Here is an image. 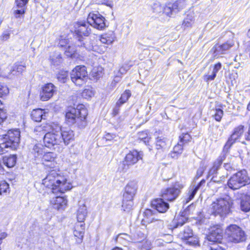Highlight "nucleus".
Wrapping results in <instances>:
<instances>
[{
    "mask_svg": "<svg viewBox=\"0 0 250 250\" xmlns=\"http://www.w3.org/2000/svg\"><path fill=\"white\" fill-rule=\"evenodd\" d=\"M82 96L85 99H89L94 95L92 87L88 86L84 88L81 93Z\"/></svg>",
    "mask_w": 250,
    "mask_h": 250,
    "instance_id": "obj_47",
    "label": "nucleus"
},
{
    "mask_svg": "<svg viewBox=\"0 0 250 250\" xmlns=\"http://www.w3.org/2000/svg\"><path fill=\"white\" fill-rule=\"evenodd\" d=\"M194 23L192 16L188 15L183 20L182 25L184 28L191 27Z\"/></svg>",
    "mask_w": 250,
    "mask_h": 250,
    "instance_id": "obj_44",
    "label": "nucleus"
},
{
    "mask_svg": "<svg viewBox=\"0 0 250 250\" xmlns=\"http://www.w3.org/2000/svg\"><path fill=\"white\" fill-rule=\"evenodd\" d=\"M43 149L41 147V145L39 144L35 145L33 146L31 151V153L33 154V155L35 158H37L40 157H41L43 155Z\"/></svg>",
    "mask_w": 250,
    "mask_h": 250,
    "instance_id": "obj_42",
    "label": "nucleus"
},
{
    "mask_svg": "<svg viewBox=\"0 0 250 250\" xmlns=\"http://www.w3.org/2000/svg\"><path fill=\"white\" fill-rule=\"evenodd\" d=\"M243 136L245 141H242L241 143L246 145V141L250 142V123L248 129L245 125L241 124L238 125L233 128L223 146V151L229 152L233 145L239 141Z\"/></svg>",
    "mask_w": 250,
    "mask_h": 250,
    "instance_id": "obj_4",
    "label": "nucleus"
},
{
    "mask_svg": "<svg viewBox=\"0 0 250 250\" xmlns=\"http://www.w3.org/2000/svg\"><path fill=\"white\" fill-rule=\"evenodd\" d=\"M183 149L184 146L178 142L174 146L169 155L172 158L177 159L183 153Z\"/></svg>",
    "mask_w": 250,
    "mask_h": 250,
    "instance_id": "obj_36",
    "label": "nucleus"
},
{
    "mask_svg": "<svg viewBox=\"0 0 250 250\" xmlns=\"http://www.w3.org/2000/svg\"><path fill=\"white\" fill-rule=\"evenodd\" d=\"M44 114L45 112L43 109L37 108L32 111L30 116L32 120L34 122H40L42 121Z\"/></svg>",
    "mask_w": 250,
    "mask_h": 250,
    "instance_id": "obj_33",
    "label": "nucleus"
},
{
    "mask_svg": "<svg viewBox=\"0 0 250 250\" xmlns=\"http://www.w3.org/2000/svg\"><path fill=\"white\" fill-rule=\"evenodd\" d=\"M88 111L83 104L67 106L64 112L65 123L79 129H83L88 123Z\"/></svg>",
    "mask_w": 250,
    "mask_h": 250,
    "instance_id": "obj_2",
    "label": "nucleus"
},
{
    "mask_svg": "<svg viewBox=\"0 0 250 250\" xmlns=\"http://www.w3.org/2000/svg\"><path fill=\"white\" fill-rule=\"evenodd\" d=\"M25 65L21 64L20 62H16L11 70V73L15 76L21 75L25 70Z\"/></svg>",
    "mask_w": 250,
    "mask_h": 250,
    "instance_id": "obj_38",
    "label": "nucleus"
},
{
    "mask_svg": "<svg viewBox=\"0 0 250 250\" xmlns=\"http://www.w3.org/2000/svg\"><path fill=\"white\" fill-rule=\"evenodd\" d=\"M163 198H156L151 201L152 207L160 213L166 212L169 208V204Z\"/></svg>",
    "mask_w": 250,
    "mask_h": 250,
    "instance_id": "obj_27",
    "label": "nucleus"
},
{
    "mask_svg": "<svg viewBox=\"0 0 250 250\" xmlns=\"http://www.w3.org/2000/svg\"><path fill=\"white\" fill-rule=\"evenodd\" d=\"M155 135V146L157 150L164 151L169 147L168 140L160 131H156Z\"/></svg>",
    "mask_w": 250,
    "mask_h": 250,
    "instance_id": "obj_21",
    "label": "nucleus"
},
{
    "mask_svg": "<svg viewBox=\"0 0 250 250\" xmlns=\"http://www.w3.org/2000/svg\"><path fill=\"white\" fill-rule=\"evenodd\" d=\"M6 120V118L0 116V125L3 123Z\"/></svg>",
    "mask_w": 250,
    "mask_h": 250,
    "instance_id": "obj_58",
    "label": "nucleus"
},
{
    "mask_svg": "<svg viewBox=\"0 0 250 250\" xmlns=\"http://www.w3.org/2000/svg\"><path fill=\"white\" fill-rule=\"evenodd\" d=\"M229 164L225 163V164H224V167L226 168H227V166H229Z\"/></svg>",
    "mask_w": 250,
    "mask_h": 250,
    "instance_id": "obj_62",
    "label": "nucleus"
},
{
    "mask_svg": "<svg viewBox=\"0 0 250 250\" xmlns=\"http://www.w3.org/2000/svg\"><path fill=\"white\" fill-rule=\"evenodd\" d=\"M222 243H208V250H226L222 245Z\"/></svg>",
    "mask_w": 250,
    "mask_h": 250,
    "instance_id": "obj_46",
    "label": "nucleus"
},
{
    "mask_svg": "<svg viewBox=\"0 0 250 250\" xmlns=\"http://www.w3.org/2000/svg\"><path fill=\"white\" fill-rule=\"evenodd\" d=\"M223 106L222 104H219L217 107L216 106L213 109L214 113L212 114V117L217 122H220L224 116V112L223 110Z\"/></svg>",
    "mask_w": 250,
    "mask_h": 250,
    "instance_id": "obj_32",
    "label": "nucleus"
},
{
    "mask_svg": "<svg viewBox=\"0 0 250 250\" xmlns=\"http://www.w3.org/2000/svg\"><path fill=\"white\" fill-rule=\"evenodd\" d=\"M222 64L220 62H218L213 65V73L217 75L218 71L221 68Z\"/></svg>",
    "mask_w": 250,
    "mask_h": 250,
    "instance_id": "obj_55",
    "label": "nucleus"
},
{
    "mask_svg": "<svg viewBox=\"0 0 250 250\" xmlns=\"http://www.w3.org/2000/svg\"><path fill=\"white\" fill-rule=\"evenodd\" d=\"M131 96V90L129 89H126L122 93L121 96L117 102L123 105L128 101Z\"/></svg>",
    "mask_w": 250,
    "mask_h": 250,
    "instance_id": "obj_40",
    "label": "nucleus"
},
{
    "mask_svg": "<svg viewBox=\"0 0 250 250\" xmlns=\"http://www.w3.org/2000/svg\"><path fill=\"white\" fill-rule=\"evenodd\" d=\"M223 238V229L220 225H215L209 229V232L207 235L208 243H222Z\"/></svg>",
    "mask_w": 250,
    "mask_h": 250,
    "instance_id": "obj_17",
    "label": "nucleus"
},
{
    "mask_svg": "<svg viewBox=\"0 0 250 250\" xmlns=\"http://www.w3.org/2000/svg\"><path fill=\"white\" fill-rule=\"evenodd\" d=\"M7 236V234L6 232H2L0 233V245L1 244L2 240L5 238Z\"/></svg>",
    "mask_w": 250,
    "mask_h": 250,
    "instance_id": "obj_56",
    "label": "nucleus"
},
{
    "mask_svg": "<svg viewBox=\"0 0 250 250\" xmlns=\"http://www.w3.org/2000/svg\"><path fill=\"white\" fill-rule=\"evenodd\" d=\"M137 189V182L134 180L128 182L124 188L122 200V206L124 210L130 209L133 207Z\"/></svg>",
    "mask_w": 250,
    "mask_h": 250,
    "instance_id": "obj_8",
    "label": "nucleus"
},
{
    "mask_svg": "<svg viewBox=\"0 0 250 250\" xmlns=\"http://www.w3.org/2000/svg\"><path fill=\"white\" fill-rule=\"evenodd\" d=\"M68 72L61 70L57 74V79L61 83H65L68 79Z\"/></svg>",
    "mask_w": 250,
    "mask_h": 250,
    "instance_id": "obj_43",
    "label": "nucleus"
},
{
    "mask_svg": "<svg viewBox=\"0 0 250 250\" xmlns=\"http://www.w3.org/2000/svg\"><path fill=\"white\" fill-rule=\"evenodd\" d=\"M156 212L149 208H146L143 212L141 224L146 226L148 224L158 221L156 218Z\"/></svg>",
    "mask_w": 250,
    "mask_h": 250,
    "instance_id": "obj_26",
    "label": "nucleus"
},
{
    "mask_svg": "<svg viewBox=\"0 0 250 250\" xmlns=\"http://www.w3.org/2000/svg\"><path fill=\"white\" fill-rule=\"evenodd\" d=\"M216 76V75H215L214 73L212 72V74L211 75H204L203 76V78L205 82H208L209 81L214 80Z\"/></svg>",
    "mask_w": 250,
    "mask_h": 250,
    "instance_id": "obj_54",
    "label": "nucleus"
},
{
    "mask_svg": "<svg viewBox=\"0 0 250 250\" xmlns=\"http://www.w3.org/2000/svg\"><path fill=\"white\" fill-rule=\"evenodd\" d=\"M58 130L60 131L61 138L65 145H68L74 141L75 135L74 131L70 128L67 127H59Z\"/></svg>",
    "mask_w": 250,
    "mask_h": 250,
    "instance_id": "obj_25",
    "label": "nucleus"
},
{
    "mask_svg": "<svg viewBox=\"0 0 250 250\" xmlns=\"http://www.w3.org/2000/svg\"><path fill=\"white\" fill-rule=\"evenodd\" d=\"M51 207L57 210H64L68 205L67 197L66 195L56 196L49 201Z\"/></svg>",
    "mask_w": 250,
    "mask_h": 250,
    "instance_id": "obj_20",
    "label": "nucleus"
},
{
    "mask_svg": "<svg viewBox=\"0 0 250 250\" xmlns=\"http://www.w3.org/2000/svg\"><path fill=\"white\" fill-rule=\"evenodd\" d=\"M35 131L37 134L42 131L43 133L46 132L44 135L43 142L44 146L48 148L59 145L62 142L59 130L54 128L49 124H42L36 126Z\"/></svg>",
    "mask_w": 250,
    "mask_h": 250,
    "instance_id": "obj_3",
    "label": "nucleus"
},
{
    "mask_svg": "<svg viewBox=\"0 0 250 250\" xmlns=\"http://www.w3.org/2000/svg\"><path fill=\"white\" fill-rule=\"evenodd\" d=\"M226 155L219 156L213 163L212 166L209 169V172L211 174L217 173L218 170L221 167L223 161L226 159Z\"/></svg>",
    "mask_w": 250,
    "mask_h": 250,
    "instance_id": "obj_30",
    "label": "nucleus"
},
{
    "mask_svg": "<svg viewBox=\"0 0 250 250\" xmlns=\"http://www.w3.org/2000/svg\"><path fill=\"white\" fill-rule=\"evenodd\" d=\"M87 20L91 21L90 24L98 30H103L106 26L104 17L99 13L90 12L88 14Z\"/></svg>",
    "mask_w": 250,
    "mask_h": 250,
    "instance_id": "obj_19",
    "label": "nucleus"
},
{
    "mask_svg": "<svg viewBox=\"0 0 250 250\" xmlns=\"http://www.w3.org/2000/svg\"><path fill=\"white\" fill-rule=\"evenodd\" d=\"M184 243L190 246L194 247L200 246V240L197 235L194 234L191 235L188 240H186Z\"/></svg>",
    "mask_w": 250,
    "mask_h": 250,
    "instance_id": "obj_39",
    "label": "nucleus"
},
{
    "mask_svg": "<svg viewBox=\"0 0 250 250\" xmlns=\"http://www.w3.org/2000/svg\"><path fill=\"white\" fill-rule=\"evenodd\" d=\"M227 233L229 240L231 242L238 243L246 239L245 232L235 224L229 225L227 229Z\"/></svg>",
    "mask_w": 250,
    "mask_h": 250,
    "instance_id": "obj_14",
    "label": "nucleus"
},
{
    "mask_svg": "<svg viewBox=\"0 0 250 250\" xmlns=\"http://www.w3.org/2000/svg\"><path fill=\"white\" fill-rule=\"evenodd\" d=\"M71 32L79 41L82 42L84 39L90 36L91 29L85 21H77L73 23V30Z\"/></svg>",
    "mask_w": 250,
    "mask_h": 250,
    "instance_id": "obj_13",
    "label": "nucleus"
},
{
    "mask_svg": "<svg viewBox=\"0 0 250 250\" xmlns=\"http://www.w3.org/2000/svg\"><path fill=\"white\" fill-rule=\"evenodd\" d=\"M186 6L185 0H176L173 3L169 2L163 7V12L167 16L170 17L173 13H176Z\"/></svg>",
    "mask_w": 250,
    "mask_h": 250,
    "instance_id": "obj_15",
    "label": "nucleus"
},
{
    "mask_svg": "<svg viewBox=\"0 0 250 250\" xmlns=\"http://www.w3.org/2000/svg\"><path fill=\"white\" fill-rule=\"evenodd\" d=\"M185 187L184 183L176 181L170 187L163 189L160 196L167 201L172 202L177 198Z\"/></svg>",
    "mask_w": 250,
    "mask_h": 250,
    "instance_id": "obj_10",
    "label": "nucleus"
},
{
    "mask_svg": "<svg viewBox=\"0 0 250 250\" xmlns=\"http://www.w3.org/2000/svg\"><path fill=\"white\" fill-rule=\"evenodd\" d=\"M64 55L71 59L78 58L80 55L77 49V46L75 45H69L64 51Z\"/></svg>",
    "mask_w": 250,
    "mask_h": 250,
    "instance_id": "obj_29",
    "label": "nucleus"
},
{
    "mask_svg": "<svg viewBox=\"0 0 250 250\" xmlns=\"http://www.w3.org/2000/svg\"><path fill=\"white\" fill-rule=\"evenodd\" d=\"M133 239L135 243L139 244V248L142 250H148L150 247V244L146 238L145 234L141 231L137 232L133 237Z\"/></svg>",
    "mask_w": 250,
    "mask_h": 250,
    "instance_id": "obj_23",
    "label": "nucleus"
},
{
    "mask_svg": "<svg viewBox=\"0 0 250 250\" xmlns=\"http://www.w3.org/2000/svg\"><path fill=\"white\" fill-rule=\"evenodd\" d=\"M122 105V104L118 103L117 102L116 103L115 107L113 108V109L112 110V112L111 113L112 116L115 117L119 114L120 107Z\"/></svg>",
    "mask_w": 250,
    "mask_h": 250,
    "instance_id": "obj_52",
    "label": "nucleus"
},
{
    "mask_svg": "<svg viewBox=\"0 0 250 250\" xmlns=\"http://www.w3.org/2000/svg\"><path fill=\"white\" fill-rule=\"evenodd\" d=\"M87 215L86 207L83 205L79 207L76 212L77 222L73 228V234L78 244L82 242L85 232L84 221Z\"/></svg>",
    "mask_w": 250,
    "mask_h": 250,
    "instance_id": "obj_5",
    "label": "nucleus"
},
{
    "mask_svg": "<svg viewBox=\"0 0 250 250\" xmlns=\"http://www.w3.org/2000/svg\"><path fill=\"white\" fill-rule=\"evenodd\" d=\"M115 39L116 37L115 34L111 31L101 34L100 36V41L103 44H105L106 46L104 45H99L98 46L97 51L101 54L107 51L108 46L111 45L115 41Z\"/></svg>",
    "mask_w": 250,
    "mask_h": 250,
    "instance_id": "obj_16",
    "label": "nucleus"
},
{
    "mask_svg": "<svg viewBox=\"0 0 250 250\" xmlns=\"http://www.w3.org/2000/svg\"><path fill=\"white\" fill-rule=\"evenodd\" d=\"M206 182V180L205 179H202V180H201V181L195 187V188H197L198 190L199 189V188H200V187L205 184Z\"/></svg>",
    "mask_w": 250,
    "mask_h": 250,
    "instance_id": "obj_57",
    "label": "nucleus"
},
{
    "mask_svg": "<svg viewBox=\"0 0 250 250\" xmlns=\"http://www.w3.org/2000/svg\"><path fill=\"white\" fill-rule=\"evenodd\" d=\"M234 45V42L233 41H227L221 44L216 43L212 48L211 52L215 56L218 54H225Z\"/></svg>",
    "mask_w": 250,
    "mask_h": 250,
    "instance_id": "obj_22",
    "label": "nucleus"
},
{
    "mask_svg": "<svg viewBox=\"0 0 250 250\" xmlns=\"http://www.w3.org/2000/svg\"><path fill=\"white\" fill-rule=\"evenodd\" d=\"M204 169L201 170L200 172V174H199V171H197V175H198L199 176H201L203 174V173L204 172Z\"/></svg>",
    "mask_w": 250,
    "mask_h": 250,
    "instance_id": "obj_61",
    "label": "nucleus"
},
{
    "mask_svg": "<svg viewBox=\"0 0 250 250\" xmlns=\"http://www.w3.org/2000/svg\"><path fill=\"white\" fill-rule=\"evenodd\" d=\"M3 164L8 168L15 166L17 161L16 155H10L8 156H4L2 158Z\"/></svg>",
    "mask_w": 250,
    "mask_h": 250,
    "instance_id": "obj_34",
    "label": "nucleus"
},
{
    "mask_svg": "<svg viewBox=\"0 0 250 250\" xmlns=\"http://www.w3.org/2000/svg\"><path fill=\"white\" fill-rule=\"evenodd\" d=\"M188 218L183 214H179L175 217L172 221L173 228H177L182 227L186 222H187Z\"/></svg>",
    "mask_w": 250,
    "mask_h": 250,
    "instance_id": "obj_35",
    "label": "nucleus"
},
{
    "mask_svg": "<svg viewBox=\"0 0 250 250\" xmlns=\"http://www.w3.org/2000/svg\"><path fill=\"white\" fill-rule=\"evenodd\" d=\"M28 1L29 0H15V6L18 8L13 11V14L16 18L24 17Z\"/></svg>",
    "mask_w": 250,
    "mask_h": 250,
    "instance_id": "obj_24",
    "label": "nucleus"
},
{
    "mask_svg": "<svg viewBox=\"0 0 250 250\" xmlns=\"http://www.w3.org/2000/svg\"><path fill=\"white\" fill-rule=\"evenodd\" d=\"M137 140L140 142H143L146 145H149L151 139L150 132L148 130L139 131L137 134Z\"/></svg>",
    "mask_w": 250,
    "mask_h": 250,
    "instance_id": "obj_28",
    "label": "nucleus"
},
{
    "mask_svg": "<svg viewBox=\"0 0 250 250\" xmlns=\"http://www.w3.org/2000/svg\"><path fill=\"white\" fill-rule=\"evenodd\" d=\"M9 89L7 85L3 82H0V98H3L9 94Z\"/></svg>",
    "mask_w": 250,
    "mask_h": 250,
    "instance_id": "obj_45",
    "label": "nucleus"
},
{
    "mask_svg": "<svg viewBox=\"0 0 250 250\" xmlns=\"http://www.w3.org/2000/svg\"><path fill=\"white\" fill-rule=\"evenodd\" d=\"M247 37L250 39V28L248 29L247 34H246Z\"/></svg>",
    "mask_w": 250,
    "mask_h": 250,
    "instance_id": "obj_59",
    "label": "nucleus"
},
{
    "mask_svg": "<svg viewBox=\"0 0 250 250\" xmlns=\"http://www.w3.org/2000/svg\"><path fill=\"white\" fill-rule=\"evenodd\" d=\"M233 200L230 199L219 198L213 202L211 206V214L214 216L225 217L232 211Z\"/></svg>",
    "mask_w": 250,
    "mask_h": 250,
    "instance_id": "obj_7",
    "label": "nucleus"
},
{
    "mask_svg": "<svg viewBox=\"0 0 250 250\" xmlns=\"http://www.w3.org/2000/svg\"><path fill=\"white\" fill-rule=\"evenodd\" d=\"M198 191V189L196 188L195 187L194 188L190 189L188 193V198L186 199V203H188L191 200L193 199L195 195L196 194L197 191Z\"/></svg>",
    "mask_w": 250,
    "mask_h": 250,
    "instance_id": "obj_50",
    "label": "nucleus"
},
{
    "mask_svg": "<svg viewBox=\"0 0 250 250\" xmlns=\"http://www.w3.org/2000/svg\"><path fill=\"white\" fill-rule=\"evenodd\" d=\"M143 153L137 149L129 150L125 155L122 162V170L126 172L130 167L142 160Z\"/></svg>",
    "mask_w": 250,
    "mask_h": 250,
    "instance_id": "obj_12",
    "label": "nucleus"
},
{
    "mask_svg": "<svg viewBox=\"0 0 250 250\" xmlns=\"http://www.w3.org/2000/svg\"><path fill=\"white\" fill-rule=\"evenodd\" d=\"M111 250H123L122 248L118 247H115Z\"/></svg>",
    "mask_w": 250,
    "mask_h": 250,
    "instance_id": "obj_60",
    "label": "nucleus"
},
{
    "mask_svg": "<svg viewBox=\"0 0 250 250\" xmlns=\"http://www.w3.org/2000/svg\"><path fill=\"white\" fill-rule=\"evenodd\" d=\"M69 45V40L68 39H60L58 42L59 48L64 50Z\"/></svg>",
    "mask_w": 250,
    "mask_h": 250,
    "instance_id": "obj_49",
    "label": "nucleus"
},
{
    "mask_svg": "<svg viewBox=\"0 0 250 250\" xmlns=\"http://www.w3.org/2000/svg\"><path fill=\"white\" fill-rule=\"evenodd\" d=\"M116 137V135L114 133H106L104 137L106 141H111Z\"/></svg>",
    "mask_w": 250,
    "mask_h": 250,
    "instance_id": "obj_53",
    "label": "nucleus"
},
{
    "mask_svg": "<svg viewBox=\"0 0 250 250\" xmlns=\"http://www.w3.org/2000/svg\"><path fill=\"white\" fill-rule=\"evenodd\" d=\"M36 2H37L38 0H34Z\"/></svg>",
    "mask_w": 250,
    "mask_h": 250,
    "instance_id": "obj_64",
    "label": "nucleus"
},
{
    "mask_svg": "<svg viewBox=\"0 0 250 250\" xmlns=\"http://www.w3.org/2000/svg\"><path fill=\"white\" fill-rule=\"evenodd\" d=\"M193 234L192 230L189 228H187L180 232L179 237L183 242H184L186 240H188Z\"/></svg>",
    "mask_w": 250,
    "mask_h": 250,
    "instance_id": "obj_41",
    "label": "nucleus"
},
{
    "mask_svg": "<svg viewBox=\"0 0 250 250\" xmlns=\"http://www.w3.org/2000/svg\"><path fill=\"white\" fill-rule=\"evenodd\" d=\"M21 133L18 129H11L8 130L6 133L1 136L3 140L2 145L3 146H0V155L8 152L5 149L9 148L15 150L19 147L20 142Z\"/></svg>",
    "mask_w": 250,
    "mask_h": 250,
    "instance_id": "obj_6",
    "label": "nucleus"
},
{
    "mask_svg": "<svg viewBox=\"0 0 250 250\" xmlns=\"http://www.w3.org/2000/svg\"><path fill=\"white\" fill-rule=\"evenodd\" d=\"M9 191V185L5 181L0 182V194L6 193Z\"/></svg>",
    "mask_w": 250,
    "mask_h": 250,
    "instance_id": "obj_48",
    "label": "nucleus"
},
{
    "mask_svg": "<svg viewBox=\"0 0 250 250\" xmlns=\"http://www.w3.org/2000/svg\"><path fill=\"white\" fill-rule=\"evenodd\" d=\"M57 91V87L51 83L43 84L39 93L40 99L42 101H47L50 100Z\"/></svg>",
    "mask_w": 250,
    "mask_h": 250,
    "instance_id": "obj_18",
    "label": "nucleus"
},
{
    "mask_svg": "<svg viewBox=\"0 0 250 250\" xmlns=\"http://www.w3.org/2000/svg\"><path fill=\"white\" fill-rule=\"evenodd\" d=\"M250 183V178L245 170H241L233 174L229 179L227 185L229 188L235 190Z\"/></svg>",
    "mask_w": 250,
    "mask_h": 250,
    "instance_id": "obj_9",
    "label": "nucleus"
},
{
    "mask_svg": "<svg viewBox=\"0 0 250 250\" xmlns=\"http://www.w3.org/2000/svg\"><path fill=\"white\" fill-rule=\"evenodd\" d=\"M178 143L184 146H186L192 141L191 135L188 132L182 133L179 136Z\"/></svg>",
    "mask_w": 250,
    "mask_h": 250,
    "instance_id": "obj_37",
    "label": "nucleus"
},
{
    "mask_svg": "<svg viewBox=\"0 0 250 250\" xmlns=\"http://www.w3.org/2000/svg\"><path fill=\"white\" fill-rule=\"evenodd\" d=\"M240 207L243 212H248L250 211V195L246 194L242 197Z\"/></svg>",
    "mask_w": 250,
    "mask_h": 250,
    "instance_id": "obj_31",
    "label": "nucleus"
},
{
    "mask_svg": "<svg viewBox=\"0 0 250 250\" xmlns=\"http://www.w3.org/2000/svg\"><path fill=\"white\" fill-rule=\"evenodd\" d=\"M11 31L6 30L2 32L1 35L0 36V40L1 42H5L8 41L10 37Z\"/></svg>",
    "mask_w": 250,
    "mask_h": 250,
    "instance_id": "obj_51",
    "label": "nucleus"
},
{
    "mask_svg": "<svg viewBox=\"0 0 250 250\" xmlns=\"http://www.w3.org/2000/svg\"><path fill=\"white\" fill-rule=\"evenodd\" d=\"M247 250H250V243L249 244L247 247Z\"/></svg>",
    "mask_w": 250,
    "mask_h": 250,
    "instance_id": "obj_63",
    "label": "nucleus"
},
{
    "mask_svg": "<svg viewBox=\"0 0 250 250\" xmlns=\"http://www.w3.org/2000/svg\"><path fill=\"white\" fill-rule=\"evenodd\" d=\"M57 154L53 152H46L41 157L42 164L50 170L42 179V188L53 194L64 193L73 188L67 175L62 173L56 162Z\"/></svg>",
    "mask_w": 250,
    "mask_h": 250,
    "instance_id": "obj_1",
    "label": "nucleus"
},
{
    "mask_svg": "<svg viewBox=\"0 0 250 250\" xmlns=\"http://www.w3.org/2000/svg\"><path fill=\"white\" fill-rule=\"evenodd\" d=\"M88 77L87 68L83 65L76 66L70 73L71 81L78 86H81L85 83L87 81Z\"/></svg>",
    "mask_w": 250,
    "mask_h": 250,
    "instance_id": "obj_11",
    "label": "nucleus"
}]
</instances>
